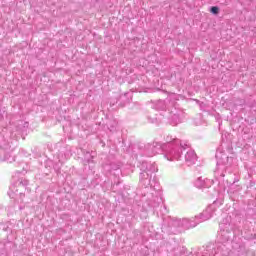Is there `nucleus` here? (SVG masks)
Instances as JSON below:
<instances>
[{"label": "nucleus", "instance_id": "obj_2", "mask_svg": "<svg viewBox=\"0 0 256 256\" xmlns=\"http://www.w3.org/2000/svg\"><path fill=\"white\" fill-rule=\"evenodd\" d=\"M168 111H169L168 121L170 125H173L174 127L175 125H179L183 117V110L179 109L177 107V104L173 102H169Z\"/></svg>", "mask_w": 256, "mask_h": 256}, {"label": "nucleus", "instance_id": "obj_5", "mask_svg": "<svg viewBox=\"0 0 256 256\" xmlns=\"http://www.w3.org/2000/svg\"><path fill=\"white\" fill-rule=\"evenodd\" d=\"M197 159V154L193 150H189L185 154V161H196Z\"/></svg>", "mask_w": 256, "mask_h": 256}, {"label": "nucleus", "instance_id": "obj_4", "mask_svg": "<svg viewBox=\"0 0 256 256\" xmlns=\"http://www.w3.org/2000/svg\"><path fill=\"white\" fill-rule=\"evenodd\" d=\"M215 157L218 161H225V159H229V156L221 146L216 150Z\"/></svg>", "mask_w": 256, "mask_h": 256}, {"label": "nucleus", "instance_id": "obj_6", "mask_svg": "<svg viewBox=\"0 0 256 256\" xmlns=\"http://www.w3.org/2000/svg\"><path fill=\"white\" fill-rule=\"evenodd\" d=\"M210 11L213 15H217L219 13V7L213 6L211 7Z\"/></svg>", "mask_w": 256, "mask_h": 256}, {"label": "nucleus", "instance_id": "obj_1", "mask_svg": "<svg viewBox=\"0 0 256 256\" xmlns=\"http://www.w3.org/2000/svg\"><path fill=\"white\" fill-rule=\"evenodd\" d=\"M187 147V142L167 136L166 143L161 146V149L165 151L164 157L167 161H179L181 159V150L187 149Z\"/></svg>", "mask_w": 256, "mask_h": 256}, {"label": "nucleus", "instance_id": "obj_7", "mask_svg": "<svg viewBox=\"0 0 256 256\" xmlns=\"http://www.w3.org/2000/svg\"><path fill=\"white\" fill-rule=\"evenodd\" d=\"M158 105H165V102L164 101H159Z\"/></svg>", "mask_w": 256, "mask_h": 256}, {"label": "nucleus", "instance_id": "obj_3", "mask_svg": "<svg viewBox=\"0 0 256 256\" xmlns=\"http://www.w3.org/2000/svg\"><path fill=\"white\" fill-rule=\"evenodd\" d=\"M161 145L159 142H154L153 144H147L144 146L141 155H145V157H155L157 153L161 151Z\"/></svg>", "mask_w": 256, "mask_h": 256}]
</instances>
